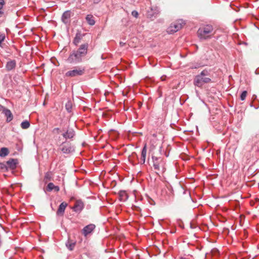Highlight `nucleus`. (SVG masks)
Masks as SVG:
<instances>
[{
  "label": "nucleus",
  "instance_id": "423d86ee",
  "mask_svg": "<svg viewBox=\"0 0 259 259\" xmlns=\"http://www.w3.org/2000/svg\"><path fill=\"white\" fill-rule=\"evenodd\" d=\"M152 159L154 169L158 171L163 172L164 171V163L162 159L155 157H152Z\"/></svg>",
  "mask_w": 259,
  "mask_h": 259
},
{
  "label": "nucleus",
  "instance_id": "f704fd0d",
  "mask_svg": "<svg viewBox=\"0 0 259 259\" xmlns=\"http://www.w3.org/2000/svg\"><path fill=\"white\" fill-rule=\"evenodd\" d=\"M100 2V0H94V4H98Z\"/></svg>",
  "mask_w": 259,
  "mask_h": 259
},
{
  "label": "nucleus",
  "instance_id": "f257e3e1",
  "mask_svg": "<svg viewBox=\"0 0 259 259\" xmlns=\"http://www.w3.org/2000/svg\"><path fill=\"white\" fill-rule=\"evenodd\" d=\"M89 45L88 44L81 45L77 51H73L69 55L67 61L70 63H77L82 61V57L88 53Z\"/></svg>",
  "mask_w": 259,
  "mask_h": 259
},
{
  "label": "nucleus",
  "instance_id": "ddd939ff",
  "mask_svg": "<svg viewBox=\"0 0 259 259\" xmlns=\"http://www.w3.org/2000/svg\"><path fill=\"white\" fill-rule=\"evenodd\" d=\"M16 64V63L15 60H11L7 62L6 67L8 71H10L15 68Z\"/></svg>",
  "mask_w": 259,
  "mask_h": 259
},
{
  "label": "nucleus",
  "instance_id": "2eb2a0df",
  "mask_svg": "<svg viewBox=\"0 0 259 259\" xmlns=\"http://www.w3.org/2000/svg\"><path fill=\"white\" fill-rule=\"evenodd\" d=\"M86 21L90 25H94L95 24V21L94 18L92 15L89 14L86 16Z\"/></svg>",
  "mask_w": 259,
  "mask_h": 259
},
{
  "label": "nucleus",
  "instance_id": "b1692460",
  "mask_svg": "<svg viewBox=\"0 0 259 259\" xmlns=\"http://www.w3.org/2000/svg\"><path fill=\"white\" fill-rule=\"evenodd\" d=\"M51 177H52V174L50 172H47V173H46L45 176V180L50 181L51 180Z\"/></svg>",
  "mask_w": 259,
  "mask_h": 259
},
{
  "label": "nucleus",
  "instance_id": "f8f14e48",
  "mask_svg": "<svg viewBox=\"0 0 259 259\" xmlns=\"http://www.w3.org/2000/svg\"><path fill=\"white\" fill-rule=\"evenodd\" d=\"M74 136V132L72 130H68L67 132L63 134V136L66 139H71Z\"/></svg>",
  "mask_w": 259,
  "mask_h": 259
},
{
  "label": "nucleus",
  "instance_id": "f3484780",
  "mask_svg": "<svg viewBox=\"0 0 259 259\" xmlns=\"http://www.w3.org/2000/svg\"><path fill=\"white\" fill-rule=\"evenodd\" d=\"M5 115L7 117V121L10 122L13 119V115L11 111L9 109H5L4 111Z\"/></svg>",
  "mask_w": 259,
  "mask_h": 259
},
{
  "label": "nucleus",
  "instance_id": "39448f33",
  "mask_svg": "<svg viewBox=\"0 0 259 259\" xmlns=\"http://www.w3.org/2000/svg\"><path fill=\"white\" fill-rule=\"evenodd\" d=\"M184 24V22L183 20H179L175 22L172 23L168 27L167 31L169 33H173L176 32L181 29Z\"/></svg>",
  "mask_w": 259,
  "mask_h": 259
},
{
  "label": "nucleus",
  "instance_id": "aec40b11",
  "mask_svg": "<svg viewBox=\"0 0 259 259\" xmlns=\"http://www.w3.org/2000/svg\"><path fill=\"white\" fill-rule=\"evenodd\" d=\"M30 126V123L29 122L27 121V120H25L24 121H23L21 124V127L23 128V129H27Z\"/></svg>",
  "mask_w": 259,
  "mask_h": 259
},
{
  "label": "nucleus",
  "instance_id": "a211bd4d",
  "mask_svg": "<svg viewBox=\"0 0 259 259\" xmlns=\"http://www.w3.org/2000/svg\"><path fill=\"white\" fill-rule=\"evenodd\" d=\"M8 165L11 168L14 169L16 166V160L14 159H11L7 162Z\"/></svg>",
  "mask_w": 259,
  "mask_h": 259
},
{
  "label": "nucleus",
  "instance_id": "9d476101",
  "mask_svg": "<svg viewBox=\"0 0 259 259\" xmlns=\"http://www.w3.org/2000/svg\"><path fill=\"white\" fill-rule=\"evenodd\" d=\"M62 151L64 153H70L74 151V149L73 146L69 144H67L63 146Z\"/></svg>",
  "mask_w": 259,
  "mask_h": 259
},
{
  "label": "nucleus",
  "instance_id": "1a4fd4ad",
  "mask_svg": "<svg viewBox=\"0 0 259 259\" xmlns=\"http://www.w3.org/2000/svg\"><path fill=\"white\" fill-rule=\"evenodd\" d=\"M71 16V12L70 11H65L62 15V20L63 23L67 24L70 21V18Z\"/></svg>",
  "mask_w": 259,
  "mask_h": 259
},
{
  "label": "nucleus",
  "instance_id": "6ab92c4d",
  "mask_svg": "<svg viewBox=\"0 0 259 259\" xmlns=\"http://www.w3.org/2000/svg\"><path fill=\"white\" fill-rule=\"evenodd\" d=\"M9 153V150L7 148H2L0 150V157H5L8 155Z\"/></svg>",
  "mask_w": 259,
  "mask_h": 259
},
{
  "label": "nucleus",
  "instance_id": "c85d7f7f",
  "mask_svg": "<svg viewBox=\"0 0 259 259\" xmlns=\"http://www.w3.org/2000/svg\"><path fill=\"white\" fill-rule=\"evenodd\" d=\"M7 166L3 162H0V168L1 169H5L6 168Z\"/></svg>",
  "mask_w": 259,
  "mask_h": 259
},
{
  "label": "nucleus",
  "instance_id": "4be33fe9",
  "mask_svg": "<svg viewBox=\"0 0 259 259\" xmlns=\"http://www.w3.org/2000/svg\"><path fill=\"white\" fill-rule=\"evenodd\" d=\"M55 185L53 183H50L48 184V186H47V190L48 191H51L52 190H53L54 189V188H55Z\"/></svg>",
  "mask_w": 259,
  "mask_h": 259
},
{
  "label": "nucleus",
  "instance_id": "dca6fc26",
  "mask_svg": "<svg viewBox=\"0 0 259 259\" xmlns=\"http://www.w3.org/2000/svg\"><path fill=\"white\" fill-rule=\"evenodd\" d=\"M119 196L120 200L123 201H125L128 198L127 194L125 191H119Z\"/></svg>",
  "mask_w": 259,
  "mask_h": 259
},
{
  "label": "nucleus",
  "instance_id": "a878e982",
  "mask_svg": "<svg viewBox=\"0 0 259 259\" xmlns=\"http://www.w3.org/2000/svg\"><path fill=\"white\" fill-rule=\"evenodd\" d=\"M5 39V35L4 34H0V46H1V44L3 41H4Z\"/></svg>",
  "mask_w": 259,
  "mask_h": 259
},
{
  "label": "nucleus",
  "instance_id": "5701e85b",
  "mask_svg": "<svg viewBox=\"0 0 259 259\" xmlns=\"http://www.w3.org/2000/svg\"><path fill=\"white\" fill-rule=\"evenodd\" d=\"M247 93L246 91H243L240 95V99L242 101H244L247 96Z\"/></svg>",
  "mask_w": 259,
  "mask_h": 259
},
{
  "label": "nucleus",
  "instance_id": "6e6552de",
  "mask_svg": "<svg viewBox=\"0 0 259 259\" xmlns=\"http://www.w3.org/2000/svg\"><path fill=\"white\" fill-rule=\"evenodd\" d=\"M84 207V204L81 200H77L73 207V210L76 211H81Z\"/></svg>",
  "mask_w": 259,
  "mask_h": 259
},
{
  "label": "nucleus",
  "instance_id": "412c9836",
  "mask_svg": "<svg viewBox=\"0 0 259 259\" xmlns=\"http://www.w3.org/2000/svg\"><path fill=\"white\" fill-rule=\"evenodd\" d=\"M66 109L68 112H71L72 108V103L70 101H68L65 105Z\"/></svg>",
  "mask_w": 259,
  "mask_h": 259
},
{
  "label": "nucleus",
  "instance_id": "bb28decb",
  "mask_svg": "<svg viewBox=\"0 0 259 259\" xmlns=\"http://www.w3.org/2000/svg\"><path fill=\"white\" fill-rule=\"evenodd\" d=\"M79 42V38H78L77 36H76L74 39L73 43L77 46Z\"/></svg>",
  "mask_w": 259,
  "mask_h": 259
},
{
  "label": "nucleus",
  "instance_id": "cd10ccee",
  "mask_svg": "<svg viewBox=\"0 0 259 259\" xmlns=\"http://www.w3.org/2000/svg\"><path fill=\"white\" fill-rule=\"evenodd\" d=\"M4 5H5L4 0H0V10H2Z\"/></svg>",
  "mask_w": 259,
  "mask_h": 259
},
{
  "label": "nucleus",
  "instance_id": "473e14b6",
  "mask_svg": "<svg viewBox=\"0 0 259 259\" xmlns=\"http://www.w3.org/2000/svg\"><path fill=\"white\" fill-rule=\"evenodd\" d=\"M146 156L142 157L141 156V161H142V163H144L145 162Z\"/></svg>",
  "mask_w": 259,
  "mask_h": 259
},
{
  "label": "nucleus",
  "instance_id": "c9c22d12",
  "mask_svg": "<svg viewBox=\"0 0 259 259\" xmlns=\"http://www.w3.org/2000/svg\"><path fill=\"white\" fill-rule=\"evenodd\" d=\"M123 44H124V43H122V42H120V46H123Z\"/></svg>",
  "mask_w": 259,
  "mask_h": 259
},
{
  "label": "nucleus",
  "instance_id": "7ed1b4c3",
  "mask_svg": "<svg viewBox=\"0 0 259 259\" xmlns=\"http://www.w3.org/2000/svg\"><path fill=\"white\" fill-rule=\"evenodd\" d=\"M208 74V73L207 70H203L200 74L197 75L194 80L195 85L201 87L204 83L210 82V78L206 76Z\"/></svg>",
  "mask_w": 259,
  "mask_h": 259
},
{
  "label": "nucleus",
  "instance_id": "f03ea898",
  "mask_svg": "<svg viewBox=\"0 0 259 259\" xmlns=\"http://www.w3.org/2000/svg\"><path fill=\"white\" fill-rule=\"evenodd\" d=\"M197 33L200 39H206L212 37L215 32L212 25H206L200 27Z\"/></svg>",
  "mask_w": 259,
  "mask_h": 259
},
{
  "label": "nucleus",
  "instance_id": "20e7f679",
  "mask_svg": "<svg viewBox=\"0 0 259 259\" xmlns=\"http://www.w3.org/2000/svg\"><path fill=\"white\" fill-rule=\"evenodd\" d=\"M85 72V69L82 67H75L73 69L69 70L65 73V76L74 77L82 75Z\"/></svg>",
  "mask_w": 259,
  "mask_h": 259
},
{
  "label": "nucleus",
  "instance_id": "7c9ffc66",
  "mask_svg": "<svg viewBox=\"0 0 259 259\" xmlns=\"http://www.w3.org/2000/svg\"><path fill=\"white\" fill-rule=\"evenodd\" d=\"M53 190L56 192H58L60 190V188L58 186H55Z\"/></svg>",
  "mask_w": 259,
  "mask_h": 259
},
{
  "label": "nucleus",
  "instance_id": "72a5a7b5",
  "mask_svg": "<svg viewBox=\"0 0 259 259\" xmlns=\"http://www.w3.org/2000/svg\"><path fill=\"white\" fill-rule=\"evenodd\" d=\"M3 14H4V12L2 11V10H0V17H2Z\"/></svg>",
  "mask_w": 259,
  "mask_h": 259
},
{
  "label": "nucleus",
  "instance_id": "2f4dec72",
  "mask_svg": "<svg viewBox=\"0 0 259 259\" xmlns=\"http://www.w3.org/2000/svg\"><path fill=\"white\" fill-rule=\"evenodd\" d=\"M60 131V129L59 128H55L54 129V132H56L58 134L59 133Z\"/></svg>",
  "mask_w": 259,
  "mask_h": 259
},
{
  "label": "nucleus",
  "instance_id": "0eeeda50",
  "mask_svg": "<svg viewBox=\"0 0 259 259\" xmlns=\"http://www.w3.org/2000/svg\"><path fill=\"white\" fill-rule=\"evenodd\" d=\"M95 225L93 224H89L83 228L82 230V233L84 236L91 233L95 229Z\"/></svg>",
  "mask_w": 259,
  "mask_h": 259
},
{
  "label": "nucleus",
  "instance_id": "4468645a",
  "mask_svg": "<svg viewBox=\"0 0 259 259\" xmlns=\"http://www.w3.org/2000/svg\"><path fill=\"white\" fill-rule=\"evenodd\" d=\"M76 242L75 241H73V240H71L70 239H68L67 242L66 243V246L67 247L68 249L70 250H73L75 245Z\"/></svg>",
  "mask_w": 259,
  "mask_h": 259
},
{
  "label": "nucleus",
  "instance_id": "393cba45",
  "mask_svg": "<svg viewBox=\"0 0 259 259\" xmlns=\"http://www.w3.org/2000/svg\"><path fill=\"white\" fill-rule=\"evenodd\" d=\"M146 153H147V148H146V145H145L142 150V153H141L142 157L146 156Z\"/></svg>",
  "mask_w": 259,
  "mask_h": 259
},
{
  "label": "nucleus",
  "instance_id": "9b49d317",
  "mask_svg": "<svg viewBox=\"0 0 259 259\" xmlns=\"http://www.w3.org/2000/svg\"><path fill=\"white\" fill-rule=\"evenodd\" d=\"M68 204L67 203L63 202L61 203L59 205V208L57 210V213L58 215H62L64 212L66 207Z\"/></svg>",
  "mask_w": 259,
  "mask_h": 259
},
{
  "label": "nucleus",
  "instance_id": "c756f323",
  "mask_svg": "<svg viewBox=\"0 0 259 259\" xmlns=\"http://www.w3.org/2000/svg\"><path fill=\"white\" fill-rule=\"evenodd\" d=\"M132 15H133L134 17H136V18L138 17V12H137L136 11H133L132 12Z\"/></svg>",
  "mask_w": 259,
  "mask_h": 259
}]
</instances>
